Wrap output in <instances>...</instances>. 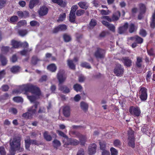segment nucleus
<instances>
[{"label":"nucleus","instance_id":"obj_59","mask_svg":"<svg viewBox=\"0 0 155 155\" xmlns=\"http://www.w3.org/2000/svg\"><path fill=\"white\" fill-rule=\"evenodd\" d=\"M25 13H26L27 14H28V13L26 12H24V13L21 11H19L17 12V14L18 16L21 17H23L24 16V14Z\"/></svg>","mask_w":155,"mask_h":155},{"label":"nucleus","instance_id":"obj_14","mask_svg":"<svg viewBox=\"0 0 155 155\" xmlns=\"http://www.w3.org/2000/svg\"><path fill=\"white\" fill-rule=\"evenodd\" d=\"M96 145L95 143L91 144L88 148V153L90 155H93L96 152Z\"/></svg>","mask_w":155,"mask_h":155},{"label":"nucleus","instance_id":"obj_44","mask_svg":"<svg viewBox=\"0 0 155 155\" xmlns=\"http://www.w3.org/2000/svg\"><path fill=\"white\" fill-rule=\"evenodd\" d=\"M13 100L14 101L17 102H22L23 101V99L21 97H14L13 98Z\"/></svg>","mask_w":155,"mask_h":155},{"label":"nucleus","instance_id":"obj_53","mask_svg":"<svg viewBox=\"0 0 155 155\" xmlns=\"http://www.w3.org/2000/svg\"><path fill=\"white\" fill-rule=\"evenodd\" d=\"M148 54L150 56H154L155 54L153 50V49L151 48L147 50Z\"/></svg>","mask_w":155,"mask_h":155},{"label":"nucleus","instance_id":"obj_32","mask_svg":"<svg viewBox=\"0 0 155 155\" xmlns=\"http://www.w3.org/2000/svg\"><path fill=\"white\" fill-rule=\"evenodd\" d=\"M69 21L72 22H73L75 21V13L70 12L69 15Z\"/></svg>","mask_w":155,"mask_h":155},{"label":"nucleus","instance_id":"obj_13","mask_svg":"<svg viewBox=\"0 0 155 155\" xmlns=\"http://www.w3.org/2000/svg\"><path fill=\"white\" fill-rule=\"evenodd\" d=\"M105 53L104 50L100 48H98L95 53V55L97 58H101L104 57Z\"/></svg>","mask_w":155,"mask_h":155},{"label":"nucleus","instance_id":"obj_57","mask_svg":"<svg viewBox=\"0 0 155 155\" xmlns=\"http://www.w3.org/2000/svg\"><path fill=\"white\" fill-rule=\"evenodd\" d=\"M9 112L14 114H16L17 113V110L16 108H12L9 109Z\"/></svg>","mask_w":155,"mask_h":155},{"label":"nucleus","instance_id":"obj_55","mask_svg":"<svg viewBox=\"0 0 155 155\" xmlns=\"http://www.w3.org/2000/svg\"><path fill=\"white\" fill-rule=\"evenodd\" d=\"M84 13V11L82 9L78 10L76 12V15L80 16L82 15Z\"/></svg>","mask_w":155,"mask_h":155},{"label":"nucleus","instance_id":"obj_42","mask_svg":"<svg viewBox=\"0 0 155 155\" xmlns=\"http://www.w3.org/2000/svg\"><path fill=\"white\" fill-rule=\"evenodd\" d=\"M121 144L120 141L118 140H116L114 141V145L116 147H119Z\"/></svg>","mask_w":155,"mask_h":155},{"label":"nucleus","instance_id":"obj_35","mask_svg":"<svg viewBox=\"0 0 155 155\" xmlns=\"http://www.w3.org/2000/svg\"><path fill=\"white\" fill-rule=\"evenodd\" d=\"M129 28L130 32L132 33L137 29V28L134 26V24H131L129 26Z\"/></svg>","mask_w":155,"mask_h":155},{"label":"nucleus","instance_id":"obj_10","mask_svg":"<svg viewBox=\"0 0 155 155\" xmlns=\"http://www.w3.org/2000/svg\"><path fill=\"white\" fill-rule=\"evenodd\" d=\"M139 14L138 15V18L139 19H141L143 18V15L146 12V6L143 4H140L139 5Z\"/></svg>","mask_w":155,"mask_h":155},{"label":"nucleus","instance_id":"obj_3","mask_svg":"<svg viewBox=\"0 0 155 155\" xmlns=\"http://www.w3.org/2000/svg\"><path fill=\"white\" fill-rule=\"evenodd\" d=\"M20 139L15 140L13 142H11V140L10 141V149L9 150V153L8 155H15V147H18L20 145Z\"/></svg>","mask_w":155,"mask_h":155},{"label":"nucleus","instance_id":"obj_47","mask_svg":"<svg viewBox=\"0 0 155 155\" xmlns=\"http://www.w3.org/2000/svg\"><path fill=\"white\" fill-rule=\"evenodd\" d=\"M102 15H109L110 12L108 10L106 11L104 10H101L100 11Z\"/></svg>","mask_w":155,"mask_h":155},{"label":"nucleus","instance_id":"obj_61","mask_svg":"<svg viewBox=\"0 0 155 155\" xmlns=\"http://www.w3.org/2000/svg\"><path fill=\"white\" fill-rule=\"evenodd\" d=\"M26 24V22L25 20H22L18 22L17 25H18L21 26Z\"/></svg>","mask_w":155,"mask_h":155},{"label":"nucleus","instance_id":"obj_58","mask_svg":"<svg viewBox=\"0 0 155 155\" xmlns=\"http://www.w3.org/2000/svg\"><path fill=\"white\" fill-rule=\"evenodd\" d=\"M140 34L142 36L144 37L146 36L147 33L144 30L142 29L140 30Z\"/></svg>","mask_w":155,"mask_h":155},{"label":"nucleus","instance_id":"obj_6","mask_svg":"<svg viewBox=\"0 0 155 155\" xmlns=\"http://www.w3.org/2000/svg\"><path fill=\"white\" fill-rule=\"evenodd\" d=\"M129 112L130 114L134 117H138L141 112L140 108L137 107L131 106L129 109Z\"/></svg>","mask_w":155,"mask_h":155},{"label":"nucleus","instance_id":"obj_2","mask_svg":"<svg viewBox=\"0 0 155 155\" xmlns=\"http://www.w3.org/2000/svg\"><path fill=\"white\" fill-rule=\"evenodd\" d=\"M57 77L60 83L59 85V90L65 93H68L70 91L69 89L66 86H62L61 84L65 80L66 78V77L64 74V72L63 70H60L59 71L57 75Z\"/></svg>","mask_w":155,"mask_h":155},{"label":"nucleus","instance_id":"obj_25","mask_svg":"<svg viewBox=\"0 0 155 155\" xmlns=\"http://www.w3.org/2000/svg\"><path fill=\"white\" fill-rule=\"evenodd\" d=\"M150 27L152 28L155 27V10L151 19Z\"/></svg>","mask_w":155,"mask_h":155},{"label":"nucleus","instance_id":"obj_45","mask_svg":"<svg viewBox=\"0 0 155 155\" xmlns=\"http://www.w3.org/2000/svg\"><path fill=\"white\" fill-rule=\"evenodd\" d=\"M111 155H117L118 151L114 147H111L110 149Z\"/></svg>","mask_w":155,"mask_h":155},{"label":"nucleus","instance_id":"obj_34","mask_svg":"<svg viewBox=\"0 0 155 155\" xmlns=\"http://www.w3.org/2000/svg\"><path fill=\"white\" fill-rule=\"evenodd\" d=\"M20 67L18 66H13L11 69V71L13 73H16L19 71Z\"/></svg>","mask_w":155,"mask_h":155},{"label":"nucleus","instance_id":"obj_39","mask_svg":"<svg viewBox=\"0 0 155 155\" xmlns=\"http://www.w3.org/2000/svg\"><path fill=\"white\" fill-rule=\"evenodd\" d=\"M74 88L75 91L78 92L81 91L82 89V87L80 85L76 84L74 85Z\"/></svg>","mask_w":155,"mask_h":155},{"label":"nucleus","instance_id":"obj_7","mask_svg":"<svg viewBox=\"0 0 155 155\" xmlns=\"http://www.w3.org/2000/svg\"><path fill=\"white\" fill-rule=\"evenodd\" d=\"M134 131L131 130H130L128 132V145L132 147H134Z\"/></svg>","mask_w":155,"mask_h":155},{"label":"nucleus","instance_id":"obj_20","mask_svg":"<svg viewBox=\"0 0 155 155\" xmlns=\"http://www.w3.org/2000/svg\"><path fill=\"white\" fill-rule=\"evenodd\" d=\"M128 27V24L127 23H126L124 25L120 27L119 28L118 33L120 34H122L124 33L127 30Z\"/></svg>","mask_w":155,"mask_h":155},{"label":"nucleus","instance_id":"obj_40","mask_svg":"<svg viewBox=\"0 0 155 155\" xmlns=\"http://www.w3.org/2000/svg\"><path fill=\"white\" fill-rule=\"evenodd\" d=\"M57 133L61 136L63 137L64 138V139L63 140V142L64 143H64L66 142L67 140H65V138L66 137H68L66 136L64 134L63 132L59 131H57Z\"/></svg>","mask_w":155,"mask_h":155},{"label":"nucleus","instance_id":"obj_27","mask_svg":"<svg viewBox=\"0 0 155 155\" xmlns=\"http://www.w3.org/2000/svg\"><path fill=\"white\" fill-rule=\"evenodd\" d=\"M120 16V13L119 11H117L114 13L112 17L113 21H117Z\"/></svg>","mask_w":155,"mask_h":155},{"label":"nucleus","instance_id":"obj_36","mask_svg":"<svg viewBox=\"0 0 155 155\" xmlns=\"http://www.w3.org/2000/svg\"><path fill=\"white\" fill-rule=\"evenodd\" d=\"M99 144L101 150H103V151L105 150V149L106 146V143L104 142H100Z\"/></svg>","mask_w":155,"mask_h":155},{"label":"nucleus","instance_id":"obj_51","mask_svg":"<svg viewBox=\"0 0 155 155\" xmlns=\"http://www.w3.org/2000/svg\"><path fill=\"white\" fill-rule=\"evenodd\" d=\"M18 17L16 16H13L11 17L10 19V21L12 23H13L16 21L18 20Z\"/></svg>","mask_w":155,"mask_h":155},{"label":"nucleus","instance_id":"obj_52","mask_svg":"<svg viewBox=\"0 0 155 155\" xmlns=\"http://www.w3.org/2000/svg\"><path fill=\"white\" fill-rule=\"evenodd\" d=\"M64 41L66 42H68L71 39L70 37L67 35L65 34L64 35Z\"/></svg>","mask_w":155,"mask_h":155},{"label":"nucleus","instance_id":"obj_29","mask_svg":"<svg viewBox=\"0 0 155 155\" xmlns=\"http://www.w3.org/2000/svg\"><path fill=\"white\" fill-rule=\"evenodd\" d=\"M67 64L69 68L72 69H74L75 68V66L73 63L72 60L68 59L67 61Z\"/></svg>","mask_w":155,"mask_h":155},{"label":"nucleus","instance_id":"obj_1","mask_svg":"<svg viewBox=\"0 0 155 155\" xmlns=\"http://www.w3.org/2000/svg\"><path fill=\"white\" fill-rule=\"evenodd\" d=\"M18 90H14V93H19L24 91L25 94L31 93L33 95L30 96L27 95V98L31 102H34L36 98H40L41 94L39 88L31 84H27L19 86Z\"/></svg>","mask_w":155,"mask_h":155},{"label":"nucleus","instance_id":"obj_23","mask_svg":"<svg viewBox=\"0 0 155 155\" xmlns=\"http://www.w3.org/2000/svg\"><path fill=\"white\" fill-rule=\"evenodd\" d=\"M63 113L64 115L67 117L70 115V108L68 106H65L63 109Z\"/></svg>","mask_w":155,"mask_h":155},{"label":"nucleus","instance_id":"obj_16","mask_svg":"<svg viewBox=\"0 0 155 155\" xmlns=\"http://www.w3.org/2000/svg\"><path fill=\"white\" fill-rule=\"evenodd\" d=\"M101 22L103 25L107 27L110 31H115V28L113 25L109 24L105 20H102Z\"/></svg>","mask_w":155,"mask_h":155},{"label":"nucleus","instance_id":"obj_46","mask_svg":"<svg viewBox=\"0 0 155 155\" xmlns=\"http://www.w3.org/2000/svg\"><path fill=\"white\" fill-rule=\"evenodd\" d=\"M97 24V22L95 20L92 19L89 24V26L90 28L94 27Z\"/></svg>","mask_w":155,"mask_h":155},{"label":"nucleus","instance_id":"obj_5","mask_svg":"<svg viewBox=\"0 0 155 155\" xmlns=\"http://www.w3.org/2000/svg\"><path fill=\"white\" fill-rule=\"evenodd\" d=\"M140 98L142 101L147 100V89L144 87H140L139 91Z\"/></svg>","mask_w":155,"mask_h":155},{"label":"nucleus","instance_id":"obj_63","mask_svg":"<svg viewBox=\"0 0 155 155\" xmlns=\"http://www.w3.org/2000/svg\"><path fill=\"white\" fill-rule=\"evenodd\" d=\"M84 152L83 149H81L78 152L77 155H84Z\"/></svg>","mask_w":155,"mask_h":155},{"label":"nucleus","instance_id":"obj_4","mask_svg":"<svg viewBox=\"0 0 155 155\" xmlns=\"http://www.w3.org/2000/svg\"><path fill=\"white\" fill-rule=\"evenodd\" d=\"M37 104V103H36L34 106L28 110V112L23 114L22 117L25 118H30L36 112Z\"/></svg>","mask_w":155,"mask_h":155},{"label":"nucleus","instance_id":"obj_11","mask_svg":"<svg viewBox=\"0 0 155 155\" xmlns=\"http://www.w3.org/2000/svg\"><path fill=\"white\" fill-rule=\"evenodd\" d=\"M124 72V69L121 65L118 64L114 69V73L117 76H120Z\"/></svg>","mask_w":155,"mask_h":155},{"label":"nucleus","instance_id":"obj_49","mask_svg":"<svg viewBox=\"0 0 155 155\" xmlns=\"http://www.w3.org/2000/svg\"><path fill=\"white\" fill-rule=\"evenodd\" d=\"M9 50V48L7 47H2V52L3 54L7 53Z\"/></svg>","mask_w":155,"mask_h":155},{"label":"nucleus","instance_id":"obj_60","mask_svg":"<svg viewBox=\"0 0 155 155\" xmlns=\"http://www.w3.org/2000/svg\"><path fill=\"white\" fill-rule=\"evenodd\" d=\"M152 73L151 71H149L147 72L146 79L147 81H150Z\"/></svg>","mask_w":155,"mask_h":155},{"label":"nucleus","instance_id":"obj_18","mask_svg":"<svg viewBox=\"0 0 155 155\" xmlns=\"http://www.w3.org/2000/svg\"><path fill=\"white\" fill-rule=\"evenodd\" d=\"M67 29V26L65 25H58L53 30V32L56 33L60 31H64Z\"/></svg>","mask_w":155,"mask_h":155},{"label":"nucleus","instance_id":"obj_17","mask_svg":"<svg viewBox=\"0 0 155 155\" xmlns=\"http://www.w3.org/2000/svg\"><path fill=\"white\" fill-rule=\"evenodd\" d=\"M31 143L37 145L39 144L38 143L37 141L36 140H33L31 141L29 139L26 140H25V146L26 149H28Z\"/></svg>","mask_w":155,"mask_h":155},{"label":"nucleus","instance_id":"obj_37","mask_svg":"<svg viewBox=\"0 0 155 155\" xmlns=\"http://www.w3.org/2000/svg\"><path fill=\"white\" fill-rule=\"evenodd\" d=\"M142 62V58L140 57H137V60L136 63L137 66L138 67H140L141 65Z\"/></svg>","mask_w":155,"mask_h":155},{"label":"nucleus","instance_id":"obj_26","mask_svg":"<svg viewBox=\"0 0 155 155\" xmlns=\"http://www.w3.org/2000/svg\"><path fill=\"white\" fill-rule=\"evenodd\" d=\"M78 5L81 8L85 9H87L88 7V4L85 2H80Z\"/></svg>","mask_w":155,"mask_h":155},{"label":"nucleus","instance_id":"obj_19","mask_svg":"<svg viewBox=\"0 0 155 155\" xmlns=\"http://www.w3.org/2000/svg\"><path fill=\"white\" fill-rule=\"evenodd\" d=\"M48 11V8L45 6H43L38 11V13L40 15L43 16L47 14Z\"/></svg>","mask_w":155,"mask_h":155},{"label":"nucleus","instance_id":"obj_43","mask_svg":"<svg viewBox=\"0 0 155 155\" xmlns=\"http://www.w3.org/2000/svg\"><path fill=\"white\" fill-rule=\"evenodd\" d=\"M53 146L54 147L57 148V147L60 146L61 143L59 141L57 140H54L53 141Z\"/></svg>","mask_w":155,"mask_h":155},{"label":"nucleus","instance_id":"obj_48","mask_svg":"<svg viewBox=\"0 0 155 155\" xmlns=\"http://www.w3.org/2000/svg\"><path fill=\"white\" fill-rule=\"evenodd\" d=\"M27 33V31L25 30H21L19 31V35L21 36H24L26 35Z\"/></svg>","mask_w":155,"mask_h":155},{"label":"nucleus","instance_id":"obj_8","mask_svg":"<svg viewBox=\"0 0 155 155\" xmlns=\"http://www.w3.org/2000/svg\"><path fill=\"white\" fill-rule=\"evenodd\" d=\"M11 44L13 47L15 48H18L20 46L23 48H26L28 46V44L26 42L21 43L20 42H18L14 40L12 41Z\"/></svg>","mask_w":155,"mask_h":155},{"label":"nucleus","instance_id":"obj_31","mask_svg":"<svg viewBox=\"0 0 155 155\" xmlns=\"http://www.w3.org/2000/svg\"><path fill=\"white\" fill-rule=\"evenodd\" d=\"M81 107L82 109L84 111H86L88 109V105L85 103L81 102Z\"/></svg>","mask_w":155,"mask_h":155},{"label":"nucleus","instance_id":"obj_33","mask_svg":"<svg viewBox=\"0 0 155 155\" xmlns=\"http://www.w3.org/2000/svg\"><path fill=\"white\" fill-rule=\"evenodd\" d=\"M44 137L45 139L47 141H50L51 140V137L47 132H45L44 133Z\"/></svg>","mask_w":155,"mask_h":155},{"label":"nucleus","instance_id":"obj_21","mask_svg":"<svg viewBox=\"0 0 155 155\" xmlns=\"http://www.w3.org/2000/svg\"><path fill=\"white\" fill-rule=\"evenodd\" d=\"M39 2V0H31L29 4L30 8H33L35 6L37 5Z\"/></svg>","mask_w":155,"mask_h":155},{"label":"nucleus","instance_id":"obj_41","mask_svg":"<svg viewBox=\"0 0 155 155\" xmlns=\"http://www.w3.org/2000/svg\"><path fill=\"white\" fill-rule=\"evenodd\" d=\"M1 62L3 65H5L6 64L7 61L5 57L1 56Z\"/></svg>","mask_w":155,"mask_h":155},{"label":"nucleus","instance_id":"obj_22","mask_svg":"<svg viewBox=\"0 0 155 155\" xmlns=\"http://www.w3.org/2000/svg\"><path fill=\"white\" fill-rule=\"evenodd\" d=\"M53 2L57 3L61 7H65L66 5V2L62 0H52Z\"/></svg>","mask_w":155,"mask_h":155},{"label":"nucleus","instance_id":"obj_50","mask_svg":"<svg viewBox=\"0 0 155 155\" xmlns=\"http://www.w3.org/2000/svg\"><path fill=\"white\" fill-rule=\"evenodd\" d=\"M101 19L106 20L109 22H111L112 20V19L109 16H103L101 18Z\"/></svg>","mask_w":155,"mask_h":155},{"label":"nucleus","instance_id":"obj_38","mask_svg":"<svg viewBox=\"0 0 155 155\" xmlns=\"http://www.w3.org/2000/svg\"><path fill=\"white\" fill-rule=\"evenodd\" d=\"M66 16V15L65 13H63L61 14L60 15L59 18L58 20V22H59L60 21H63L65 18Z\"/></svg>","mask_w":155,"mask_h":155},{"label":"nucleus","instance_id":"obj_64","mask_svg":"<svg viewBox=\"0 0 155 155\" xmlns=\"http://www.w3.org/2000/svg\"><path fill=\"white\" fill-rule=\"evenodd\" d=\"M102 155H110V153L109 151L104 150L102 152Z\"/></svg>","mask_w":155,"mask_h":155},{"label":"nucleus","instance_id":"obj_62","mask_svg":"<svg viewBox=\"0 0 155 155\" xmlns=\"http://www.w3.org/2000/svg\"><path fill=\"white\" fill-rule=\"evenodd\" d=\"M1 155H5L6 152L3 147H1Z\"/></svg>","mask_w":155,"mask_h":155},{"label":"nucleus","instance_id":"obj_56","mask_svg":"<svg viewBox=\"0 0 155 155\" xmlns=\"http://www.w3.org/2000/svg\"><path fill=\"white\" fill-rule=\"evenodd\" d=\"M81 66L84 67H85L87 68H90L91 67L86 62H84L81 63Z\"/></svg>","mask_w":155,"mask_h":155},{"label":"nucleus","instance_id":"obj_15","mask_svg":"<svg viewBox=\"0 0 155 155\" xmlns=\"http://www.w3.org/2000/svg\"><path fill=\"white\" fill-rule=\"evenodd\" d=\"M121 61L124 65L127 67H130L132 65V61L128 58H123L121 59Z\"/></svg>","mask_w":155,"mask_h":155},{"label":"nucleus","instance_id":"obj_28","mask_svg":"<svg viewBox=\"0 0 155 155\" xmlns=\"http://www.w3.org/2000/svg\"><path fill=\"white\" fill-rule=\"evenodd\" d=\"M20 139V142H19V143H20V145H19V146H18V147H15V151L17 150L18 151V152H21L22 151H23V148L22 147H20V141H21V139L20 137H16V138H15L13 139V140H11V142H13L14 140H17L18 139Z\"/></svg>","mask_w":155,"mask_h":155},{"label":"nucleus","instance_id":"obj_30","mask_svg":"<svg viewBox=\"0 0 155 155\" xmlns=\"http://www.w3.org/2000/svg\"><path fill=\"white\" fill-rule=\"evenodd\" d=\"M48 69L52 71H54L56 69V67L54 64H51L48 66Z\"/></svg>","mask_w":155,"mask_h":155},{"label":"nucleus","instance_id":"obj_54","mask_svg":"<svg viewBox=\"0 0 155 155\" xmlns=\"http://www.w3.org/2000/svg\"><path fill=\"white\" fill-rule=\"evenodd\" d=\"M78 8V6L77 5H74L72 6L71 8L70 12L71 13H75L76 10Z\"/></svg>","mask_w":155,"mask_h":155},{"label":"nucleus","instance_id":"obj_12","mask_svg":"<svg viewBox=\"0 0 155 155\" xmlns=\"http://www.w3.org/2000/svg\"><path fill=\"white\" fill-rule=\"evenodd\" d=\"M65 140H67L64 143V145H76L79 143L78 141L76 140L72 139L71 138H68V137L65 138Z\"/></svg>","mask_w":155,"mask_h":155},{"label":"nucleus","instance_id":"obj_9","mask_svg":"<svg viewBox=\"0 0 155 155\" xmlns=\"http://www.w3.org/2000/svg\"><path fill=\"white\" fill-rule=\"evenodd\" d=\"M74 134L79 138L80 141L82 145H84V144L88 138L86 135H82L78 133L74 132Z\"/></svg>","mask_w":155,"mask_h":155},{"label":"nucleus","instance_id":"obj_24","mask_svg":"<svg viewBox=\"0 0 155 155\" xmlns=\"http://www.w3.org/2000/svg\"><path fill=\"white\" fill-rule=\"evenodd\" d=\"M130 39L131 40L136 41L138 43H141L143 42V39L137 36L131 37L130 38Z\"/></svg>","mask_w":155,"mask_h":155}]
</instances>
